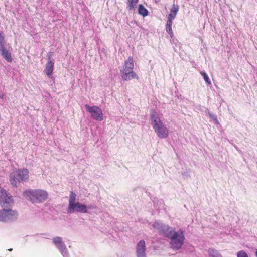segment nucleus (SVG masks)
<instances>
[{"instance_id": "1", "label": "nucleus", "mask_w": 257, "mask_h": 257, "mask_svg": "<svg viewBox=\"0 0 257 257\" xmlns=\"http://www.w3.org/2000/svg\"><path fill=\"white\" fill-rule=\"evenodd\" d=\"M153 226L160 234L170 239L171 248L175 251L181 249L185 239L183 230L180 229L177 231L168 225L159 222H154Z\"/></svg>"}, {"instance_id": "2", "label": "nucleus", "mask_w": 257, "mask_h": 257, "mask_svg": "<svg viewBox=\"0 0 257 257\" xmlns=\"http://www.w3.org/2000/svg\"><path fill=\"white\" fill-rule=\"evenodd\" d=\"M161 118L162 116L160 114L155 111H151L150 114L151 124L157 136L160 139H163L168 137L169 130Z\"/></svg>"}, {"instance_id": "3", "label": "nucleus", "mask_w": 257, "mask_h": 257, "mask_svg": "<svg viewBox=\"0 0 257 257\" xmlns=\"http://www.w3.org/2000/svg\"><path fill=\"white\" fill-rule=\"evenodd\" d=\"M23 196L28 198L32 202L41 203L47 199L48 194L42 189H29L23 192Z\"/></svg>"}, {"instance_id": "4", "label": "nucleus", "mask_w": 257, "mask_h": 257, "mask_svg": "<svg viewBox=\"0 0 257 257\" xmlns=\"http://www.w3.org/2000/svg\"><path fill=\"white\" fill-rule=\"evenodd\" d=\"M76 194L71 191L69 195L68 207L67 210L68 213H87L88 212L87 206L79 202H76Z\"/></svg>"}, {"instance_id": "5", "label": "nucleus", "mask_w": 257, "mask_h": 257, "mask_svg": "<svg viewBox=\"0 0 257 257\" xmlns=\"http://www.w3.org/2000/svg\"><path fill=\"white\" fill-rule=\"evenodd\" d=\"M134 66L133 58L130 56L125 61L121 70V77L123 80L128 81L133 79H139L138 75L133 71Z\"/></svg>"}, {"instance_id": "6", "label": "nucleus", "mask_w": 257, "mask_h": 257, "mask_svg": "<svg viewBox=\"0 0 257 257\" xmlns=\"http://www.w3.org/2000/svg\"><path fill=\"white\" fill-rule=\"evenodd\" d=\"M29 172L26 169H18L13 171L10 174V182L14 187H17L21 182H24L29 179Z\"/></svg>"}, {"instance_id": "7", "label": "nucleus", "mask_w": 257, "mask_h": 257, "mask_svg": "<svg viewBox=\"0 0 257 257\" xmlns=\"http://www.w3.org/2000/svg\"><path fill=\"white\" fill-rule=\"evenodd\" d=\"M17 211L10 209H3L0 210V221L10 222L17 220L18 218Z\"/></svg>"}, {"instance_id": "8", "label": "nucleus", "mask_w": 257, "mask_h": 257, "mask_svg": "<svg viewBox=\"0 0 257 257\" xmlns=\"http://www.w3.org/2000/svg\"><path fill=\"white\" fill-rule=\"evenodd\" d=\"M85 108L90 113L92 118L97 121L103 120V113L100 107L95 105L90 106L88 104H86Z\"/></svg>"}, {"instance_id": "9", "label": "nucleus", "mask_w": 257, "mask_h": 257, "mask_svg": "<svg viewBox=\"0 0 257 257\" xmlns=\"http://www.w3.org/2000/svg\"><path fill=\"white\" fill-rule=\"evenodd\" d=\"M13 204L12 196L8 195L6 190L0 188V205L3 208H7Z\"/></svg>"}, {"instance_id": "10", "label": "nucleus", "mask_w": 257, "mask_h": 257, "mask_svg": "<svg viewBox=\"0 0 257 257\" xmlns=\"http://www.w3.org/2000/svg\"><path fill=\"white\" fill-rule=\"evenodd\" d=\"M52 242L63 257H69L68 250L62 237L59 236L54 237L52 239Z\"/></svg>"}, {"instance_id": "11", "label": "nucleus", "mask_w": 257, "mask_h": 257, "mask_svg": "<svg viewBox=\"0 0 257 257\" xmlns=\"http://www.w3.org/2000/svg\"><path fill=\"white\" fill-rule=\"evenodd\" d=\"M136 249L137 257H146V248L144 240H141L137 243Z\"/></svg>"}, {"instance_id": "12", "label": "nucleus", "mask_w": 257, "mask_h": 257, "mask_svg": "<svg viewBox=\"0 0 257 257\" xmlns=\"http://www.w3.org/2000/svg\"><path fill=\"white\" fill-rule=\"evenodd\" d=\"M51 57V55H48V61L47 63L45 68L46 74L48 76H50L52 75L54 69V62H53V60H52Z\"/></svg>"}, {"instance_id": "13", "label": "nucleus", "mask_w": 257, "mask_h": 257, "mask_svg": "<svg viewBox=\"0 0 257 257\" xmlns=\"http://www.w3.org/2000/svg\"><path fill=\"white\" fill-rule=\"evenodd\" d=\"M179 7L178 5L174 4L171 10L170 13L168 16V19H171V20H173L176 16L178 11H179Z\"/></svg>"}, {"instance_id": "14", "label": "nucleus", "mask_w": 257, "mask_h": 257, "mask_svg": "<svg viewBox=\"0 0 257 257\" xmlns=\"http://www.w3.org/2000/svg\"><path fill=\"white\" fill-rule=\"evenodd\" d=\"M138 13L144 17L148 15V11L143 5L140 4L138 7Z\"/></svg>"}, {"instance_id": "15", "label": "nucleus", "mask_w": 257, "mask_h": 257, "mask_svg": "<svg viewBox=\"0 0 257 257\" xmlns=\"http://www.w3.org/2000/svg\"><path fill=\"white\" fill-rule=\"evenodd\" d=\"M171 38V42L174 45V50L177 52L181 48V44L176 39L173 37Z\"/></svg>"}, {"instance_id": "16", "label": "nucleus", "mask_w": 257, "mask_h": 257, "mask_svg": "<svg viewBox=\"0 0 257 257\" xmlns=\"http://www.w3.org/2000/svg\"><path fill=\"white\" fill-rule=\"evenodd\" d=\"M139 0H127V8L129 11L134 10Z\"/></svg>"}, {"instance_id": "17", "label": "nucleus", "mask_w": 257, "mask_h": 257, "mask_svg": "<svg viewBox=\"0 0 257 257\" xmlns=\"http://www.w3.org/2000/svg\"><path fill=\"white\" fill-rule=\"evenodd\" d=\"M173 20L171 19L167 20V24H166V31L169 33L171 37L172 38L173 37V33L172 30V25Z\"/></svg>"}, {"instance_id": "18", "label": "nucleus", "mask_w": 257, "mask_h": 257, "mask_svg": "<svg viewBox=\"0 0 257 257\" xmlns=\"http://www.w3.org/2000/svg\"><path fill=\"white\" fill-rule=\"evenodd\" d=\"M0 54L8 62H12V58L11 53H10L7 49Z\"/></svg>"}, {"instance_id": "19", "label": "nucleus", "mask_w": 257, "mask_h": 257, "mask_svg": "<svg viewBox=\"0 0 257 257\" xmlns=\"http://www.w3.org/2000/svg\"><path fill=\"white\" fill-rule=\"evenodd\" d=\"M206 114L210 118L212 119L215 124L218 125L219 124V122L217 119V116L212 114L209 110H207L206 112Z\"/></svg>"}, {"instance_id": "20", "label": "nucleus", "mask_w": 257, "mask_h": 257, "mask_svg": "<svg viewBox=\"0 0 257 257\" xmlns=\"http://www.w3.org/2000/svg\"><path fill=\"white\" fill-rule=\"evenodd\" d=\"M209 257H222L218 251L215 249H210L208 251Z\"/></svg>"}, {"instance_id": "21", "label": "nucleus", "mask_w": 257, "mask_h": 257, "mask_svg": "<svg viewBox=\"0 0 257 257\" xmlns=\"http://www.w3.org/2000/svg\"><path fill=\"white\" fill-rule=\"evenodd\" d=\"M200 73L201 75V76L203 77L205 82L208 85H210L211 83V81L210 80V79L207 73L205 71H200Z\"/></svg>"}, {"instance_id": "22", "label": "nucleus", "mask_w": 257, "mask_h": 257, "mask_svg": "<svg viewBox=\"0 0 257 257\" xmlns=\"http://www.w3.org/2000/svg\"><path fill=\"white\" fill-rule=\"evenodd\" d=\"M237 257H248V255L244 251L241 250V251H239L237 253Z\"/></svg>"}, {"instance_id": "23", "label": "nucleus", "mask_w": 257, "mask_h": 257, "mask_svg": "<svg viewBox=\"0 0 257 257\" xmlns=\"http://www.w3.org/2000/svg\"><path fill=\"white\" fill-rule=\"evenodd\" d=\"M6 50V49L5 47V42L0 43V53Z\"/></svg>"}, {"instance_id": "24", "label": "nucleus", "mask_w": 257, "mask_h": 257, "mask_svg": "<svg viewBox=\"0 0 257 257\" xmlns=\"http://www.w3.org/2000/svg\"><path fill=\"white\" fill-rule=\"evenodd\" d=\"M5 42V37L3 33L0 31V43Z\"/></svg>"}, {"instance_id": "25", "label": "nucleus", "mask_w": 257, "mask_h": 257, "mask_svg": "<svg viewBox=\"0 0 257 257\" xmlns=\"http://www.w3.org/2000/svg\"><path fill=\"white\" fill-rule=\"evenodd\" d=\"M87 209H94V208H96V206H92V205H89V206H87Z\"/></svg>"}, {"instance_id": "26", "label": "nucleus", "mask_w": 257, "mask_h": 257, "mask_svg": "<svg viewBox=\"0 0 257 257\" xmlns=\"http://www.w3.org/2000/svg\"><path fill=\"white\" fill-rule=\"evenodd\" d=\"M4 96H5L4 94L0 93V98L3 99Z\"/></svg>"}, {"instance_id": "27", "label": "nucleus", "mask_w": 257, "mask_h": 257, "mask_svg": "<svg viewBox=\"0 0 257 257\" xmlns=\"http://www.w3.org/2000/svg\"><path fill=\"white\" fill-rule=\"evenodd\" d=\"M255 255H256V256L257 257V250H256V252H255Z\"/></svg>"}, {"instance_id": "28", "label": "nucleus", "mask_w": 257, "mask_h": 257, "mask_svg": "<svg viewBox=\"0 0 257 257\" xmlns=\"http://www.w3.org/2000/svg\"><path fill=\"white\" fill-rule=\"evenodd\" d=\"M9 250H10V251H12V248L9 249Z\"/></svg>"}]
</instances>
